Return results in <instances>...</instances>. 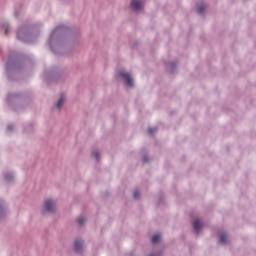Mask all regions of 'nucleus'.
<instances>
[{
  "mask_svg": "<svg viewBox=\"0 0 256 256\" xmlns=\"http://www.w3.org/2000/svg\"><path fill=\"white\" fill-rule=\"evenodd\" d=\"M119 76L128 85V87H133V77L129 72L121 71Z\"/></svg>",
  "mask_w": 256,
  "mask_h": 256,
  "instance_id": "1",
  "label": "nucleus"
},
{
  "mask_svg": "<svg viewBox=\"0 0 256 256\" xmlns=\"http://www.w3.org/2000/svg\"><path fill=\"white\" fill-rule=\"evenodd\" d=\"M44 207L48 213H53V211H55V209H56L55 201H53L51 199L46 200L44 203Z\"/></svg>",
  "mask_w": 256,
  "mask_h": 256,
  "instance_id": "2",
  "label": "nucleus"
},
{
  "mask_svg": "<svg viewBox=\"0 0 256 256\" xmlns=\"http://www.w3.org/2000/svg\"><path fill=\"white\" fill-rule=\"evenodd\" d=\"M143 1L142 0H132L131 7L134 11H141L143 9Z\"/></svg>",
  "mask_w": 256,
  "mask_h": 256,
  "instance_id": "3",
  "label": "nucleus"
},
{
  "mask_svg": "<svg viewBox=\"0 0 256 256\" xmlns=\"http://www.w3.org/2000/svg\"><path fill=\"white\" fill-rule=\"evenodd\" d=\"M74 249L76 253H81V251L83 250V241L75 240Z\"/></svg>",
  "mask_w": 256,
  "mask_h": 256,
  "instance_id": "4",
  "label": "nucleus"
},
{
  "mask_svg": "<svg viewBox=\"0 0 256 256\" xmlns=\"http://www.w3.org/2000/svg\"><path fill=\"white\" fill-rule=\"evenodd\" d=\"M193 227H194V231H196V233H199V231L203 227V224H201V220L199 219L194 220Z\"/></svg>",
  "mask_w": 256,
  "mask_h": 256,
  "instance_id": "5",
  "label": "nucleus"
},
{
  "mask_svg": "<svg viewBox=\"0 0 256 256\" xmlns=\"http://www.w3.org/2000/svg\"><path fill=\"white\" fill-rule=\"evenodd\" d=\"M220 243H222L223 245L229 243V237L227 236V234L222 233L220 235Z\"/></svg>",
  "mask_w": 256,
  "mask_h": 256,
  "instance_id": "6",
  "label": "nucleus"
},
{
  "mask_svg": "<svg viewBox=\"0 0 256 256\" xmlns=\"http://www.w3.org/2000/svg\"><path fill=\"white\" fill-rule=\"evenodd\" d=\"M64 101H65V96L62 95V96L60 97V99L58 100V102H57V104H56V107H57L58 109H61V107H63Z\"/></svg>",
  "mask_w": 256,
  "mask_h": 256,
  "instance_id": "7",
  "label": "nucleus"
},
{
  "mask_svg": "<svg viewBox=\"0 0 256 256\" xmlns=\"http://www.w3.org/2000/svg\"><path fill=\"white\" fill-rule=\"evenodd\" d=\"M205 9H207V6L205 4H201L200 6H198L199 15H203V13H205Z\"/></svg>",
  "mask_w": 256,
  "mask_h": 256,
  "instance_id": "8",
  "label": "nucleus"
},
{
  "mask_svg": "<svg viewBox=\"0 0 256 256\" xmlns=\"http://www.w3.org/2000/svg\"><path fill=\"white\" fill-rule=\"evenodd\" d=\"M159 241H161V235L160 234H156L152 237V243H159Z\"/></svg>",
  "mask_w": 256,
  "mask_h": 256,
  "instance_id": "9",
  "label": "nucleus"
},
{
  "mask_svg": "<svg viewBox=\"0 0 256 256\" xmlns=\"http://www.w3.org/2000/svg\"><path fill=\"white\" fill-rule=\"evenodd\" d=\"M141 195V193L139 192V190H136V191H134V193H133V198L134 199H139V196Z\"/></svg>",
  "mask_w": 256,
  "mask_h": 256,
  "instance_id": "10",
  "label": "nucleus"
},
{
  "mask_svg": "<svg viewBox=\"0 0 256 256\" xmlns=\"http://www.w3.org/2000/svg\"><path fill=\"white\" fill-rule=\"evenodd\" d=\"M156 132H157V128H149L148 129L149 135H153V133H156Z\"/></svg>",
  "mask_w": 256,
  "mask_h": 256,
  "instance_id": "11",
  "label": "nucleus"
},
{
  "mask_svg": "<svg viewBox=\"0 0 256 256\" xmlns=\"http://www.w3.org/2000/svg\"><path fill=\"white\" fill-rule=\"evenodd\" d=\"M78 223L79 225H83L85 223V218L83 217L78 218Z\"/></svg>",
  "mask_w": 256,
  "mask_h": 256,
  "instance_id": "12",
  "label": "nucleus"
},
{
  "mask_svg": "<svg viewBox=\"0 0 256 256\" xmlns=\"http://www.w3.org/2000/svg\"><path fill=\"white\" fill-rule=\"evenodd\" d=\"M93 157L95 158L96 161H99V152H94Z\"/></svg>",
  "mask_w": 256,
  "mask_h": 256,
  "instance_id": "13",
  "label": "nucleus"
},
{
  "mask_svg": "<svg viewBox=\"0 0 256 256\" xmlns=\"http://www.w3.org/2000/svg\"><path fill=\"white\" fill-rule=\"evenodd\" d=\"M7 129L8 131H13V125H8Z\"/></svg>",
  "mask_w": 256,
  "mask_h": 256,
  "instance_id": "14",
  "label": "nucleus"
},
{
  "mask_svg": "<svg viewBox=\"0 0 256 256\" xmlns=\"http://www.w3.org/2000/svg\"><path fill=\"white\" fill-rule=\"evenodd\" d=\"M5 33H6V35H7V33H8V29H6V30H5Z\"/></svg>",
  "mask_w": 256,
  "mask_h": 256,
  "instance_id": "15",
  "label": "nucleus"
},
{
  "mask_svg": "<svg viewBox=\"0 0 256 256\" xmlns=\"http://www.w3.org/2000/svg\"><path fill=\"white\" fill-rule=\"evenodd\" d=\"M150 256H155V255L152 254V255H150Z\"/></svg>",
  "mask_w": 256,
  "mask_h": 256,
  "instance_id": "16",
  "label": "nucleus"
}]
</instances>
